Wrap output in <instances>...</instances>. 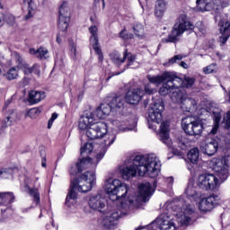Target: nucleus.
Returning a JSON list of instances; mask_svg holds the SVG:
<instances>
[{"mask_svg": "<svg viewBox=\"0 0 230 230\" xmlns=\"http://www.w3.org/2000/svg\"><path fill=\"white\" fill-rule=\"evenodd\" d=\"M39 173V170H35L32 172L31 177H35L36 181H39V176L37 174Z\"/></svg>", "mask_w": 230, "mask_h": 230, "instance_id": "59", "label": "nucleus"}, {"mask_svg": "<svg viewBox=\"0 0 230 230\" xmlns=\"http://www.w3.org/2000/svg\"><path fill=\"white\" fill-rule=\"evenodd\" d=\"M96 184V172L94 171H87L83 173L78 179L71 181L70 189L66 199V205L71 208V204L76 200L77 191L87 193L93 190V186Z\"/></svg>", "mask_w": 230, "mask_h": 230, "instance_id": "3", "label": "nucleus"}, {"mask_svg": "<svg viewBox=\"0 0 230 230\" xmlns=\"http://www.w3.org/2000/svg\"><path fill=\"white\" fill-rule=\"evenodd\" d=\"M31 118L35 119V118H39L40 116V110L39 108H32L30 110Z\"/></svg>", "mask_w": 230, "mask_h": 230, "instance_id": "48", "label": "nucleus"}, {"mask_svg": "<svg viewBox=\"0 0 230 230\" xmlns=\"http://www.w3.org/2000/svg\"><path fill=\"white\" fill-rule=\"evenodd\" d=\"M80 130H86V136L89 139H101L109 132L107 123L103 121L94 122L93 113H85L79 119Z\"/></svg>", "mask_w": 230, "mask_h": 230, "instance_id": "4", "label": "nucleus"}, {"mask_svg": "<svg viewBox=\"0 0 230 230\" xmlns=\"http://www.w3.org/2000/svg\"><path fill=\"white\" fill-rule=\"evenodd\" d=\"M111 60L115 64V66H121L123 62H125V59L128 58V67H131V69H136V67L139 66V64L136 62V56L128 53V50H125L123 53V56L117 51L111 52L110 54Z\"/></svg>", "mask_w": 230, "mask_h": 230, "instance_id": "10", "label": "nucleus"}, {"mask_svg": "<svg viewBox=\"0 0 230 230\" xmlns=\"http://www.w3.org/2000/svg\"><path fill=\"white\" fill-rule=\"evenodd\" d=\"M15 200V196L12 192H0V206L1 204H12Z\"/></svg>", "mask_w": 230, "mask_h": 230, "instance_id": "33", "label": "nucleus"}, {"mask_svg": "<svg viewBox=\"0 0 230 230\" xmlns=\"http://www.w3.org/2000/svg\"><path fill=\"white\" fill-rule=\"evenodd\" d=\"M104 190L112 202L119 200L120 204L110 209L103 217L101 226L104 229H112L118 225V220L128 215L130 206L137 208L141 202H146L151 195H154V189L150 182L141 183L138 186V193L134 199L128 197V186L118 179L109 178L105 181Z\"/></svg>", "mask_w": 230, "mask_h": 230, "instance_id": "1", "label": "nucleus"}, {"mask_svg": "<svg viewBox=\"0 0 230 230\" xmlns=\"http://www.w3.org/2000/svg\"><path fill=\"white\" fill-rule=\"evenodd\" d=\"M183 58L182 55H176L173 58H170L168 64H177V62L181 61Z\"/></svg>", "mask_w": 230, "mask_h": 230, "instance_id": "50", "label": "nucleus"}, {"mask_svg": "<svg viewBox=\"0 0 230 230\" xmlns=\"http://www.w3.org/2000/svg\"><path fill=\"white\" fill-rule=\"evenodd\" d=\"M218 202H220V198L217 195H211L208 198L201 199L199 202V209L204 213L208 211H211L215 208V206H218Z\"/></svg>", "mask_w": 230, "mask_h": 230, "instance_id": "15", "label": "nucleus"}, {"mask_svg": "<svg viewBox=\"0 0 230 230\" xmlns=\"http://www.w3.org/2000/svg\"><path fill=\"white\" fill-rule=\"evenodd\" d=\"M82 172V166L76 163L75 164L71 165L69 172L70 175H76Z\"/></svg>", "mask_w": 230, "mask_h": 230, "instance_id": "41", "label": "nucleus"}, {"mask_svg": "<svg viewBox=\"0 0 230 230\" xmlns=\"http://www.w3.org/2000/svg\"><path fill=\"white\" fill-rule=\"evenodd\" d=\"M71 49L70 51L72 53L73 58L74 60H76V44H75V42L70 43Z\"/></svg>", "mask_w": 230, "mask_h": 230, "instance_id": "53", "label": "nucleus"}, {"mask_svg": "<svg viewBox=\"0 0 230 230\" xmlns=\"http://www.w3.org/2000/svg\"><path fill=\"white\" fill-rule=\"evenodd\" d=\"M71 17V10L67 3L64 2L59 7V18L58 26L61 31H66L67 26H69V21Z\"/></svg>", "mask_w": 230, "mask_h": 230, "instance_id": "12", "label": "nucleus"}, {"mask_svg": "<svg viewBox=\"0 0 230 230\" xmlns=\"http://www.w3.org/2000/svg\"><path fill=\"white\" fill-rule=\"evenodd\" d=\"M15 121H17V113L15 112V110H9L6 112L5 119L3 122V128H6L12 127Z\"/></svg>", "mask_w": 230, "mask_h": 230, "instance_id": "28", "label": "nucleus"}, {"mask_svg": "<svg viewBox=\"0 0 230 230\" xmlns=\"http://www.w3.org/2000/svg\"><path fill=\"white\" fill-rule=\"evenodd\" d=\"M178 144L180 148L184 150V148H188L190 142L186 139L185 137H181L178 138Z\"/></svg>", "mask_w": 230, "mask_h": 230, "instance_id": "43", "label": "nucleus"}, {"mask_svg": "<svg viewBox=\"0 0 230 230\" xmlns=\"http://www.w3.org/2000/svg\"><path fill=\"white\" fill-rule=\"evenodd\" d=\"M11 103L10 100L6 101L4 103V111H6L8 105Z\"/></svg>", "mask_w": 230, "mask_h": 230, "instance_id": "63", "label": "nucleus"}, {"mask_svg": "<svg viewBox=\"0 0 230 230\" xmlns=\"http://www.w3.org/2000/svg\"><path fill=\"white\" fill-rule=\"evenodd\" d=\"M193 28H195V25L188 21V16L186 14H181L177 22L174 24L171 34L167 39L162 40V44H166L168 42L174 44L179 40V37H181L184 31H187V30H193Z\"/></svg>", "mask_w": 230, "mask_h": 230, "instance_id": "6", "label": "nucleus"}, {"mask_svg": "<svg viewBox=\"0 0 230 230\" xmlns=\"http://www.w3.org/2000/svg\"><path fill=\"white\" fill-rule=\"evenodd\" d=\"M89 31L92 35L91 42L93 44V48L97 55H99V60L102 62L103 60V54H102V49L98 45V27L92 26L89 28Z\"/></svg>", "mask_w": 230, "mask_h": 230, "instance_id": "21", "label": "nucleus"}, {"mask_svg": "<svg viewBox=\"0 0 230 230\" xmlns=\"http://www.w3.org/2000/svg\"><path fill=\"white\" fill-rule=\"evenodd\" d=\"M181 87H182V79L172 74V78H167L165 83L160 87L159 94H161V96H166L172 93L171 100H172V102H179V98H181L179 89H181Z\"/></svg>", "mask_w": 230, "mask_h": 230, "instance_id": "5", "label": "nucleus"}, {"mask_svg": "<svg viewBox=\"0 0 230 230\" xmlns=\"http://www.w3.org/2000/svg\"><path fill=\"white\" fill-rule=\"evenodd\" d=\"M125 164L126 167L120 170L121 176L125 181L136 177L137 172L140 177L146 175L151 179H155L161 172V161L154 154L130 156L125 161Z\"/></svg>", "mask_w": 230, "mask_h": 230, "instance_id": "2", "label": "nucleus"}, {"mask_svg": "<svg viewBox=\"0 0 230 230\" xmlns=\"http://www.w3.org/2000/svg\"><path fill=\"white\" fill-rule=\"evenodd\" d=\"M178 102H181V109L183 111V112H191V111H197V101L193 98H184L180 93V98L178 99ZM178 102H174L175 103H178Z\"/></svg>", "mask_w": 230, "mask_h": 230, "instance_id": "18", "label": "nucleus"}, {"mask_svg": "<svg viewBox=\"0 0 230 230\" xmlns=\"http://www.w3.org/2000/svg\"><path fill=\"white\" fill-rule=\"evenodd\" d=\"M21 69L22 71H23L24 75L30 74V67L28 66V65H22Z\"/></svg>", "mask_w": 230, "mask_h": 230, "instance_id": "55", "label": "nucleus"}, {"mask_svg": "<svg viewBox=\"0 0 230 230\" xmlns=\"http://www.w3.org/2000/svg\"><path fill=\"white\" fill-rule=\"evenodd\" d=\"M199 148L194 147L190 150L188 154V159H190L193 164L197 163L199 161Z\"/></svg>", "mask_w": 230, "mask_h": 230, "instance_id": "34", "label": "nucleus"}, {"mask_svg": "<svg viewBox=\"0 0 230 230\" xmlns=\"http://www.w3.org/2000/svg\"><path fill=\"white\" fill-rule=\"evenodd\" d=\"M116 141V135L111 134L107 135L106 138L102 142V145L97 146V153L95 155V162L100 163L102 158L105 156V153L107 152V147L111 146Z\"/></svg>", "mask_w": 230, "mask_h": 230, "instance_id": "13", "label": "nucleus"}, {"mask_svg": "<svg viewBox=\"0 0 230 230\" xmlns=\"http://www.w3.org/2000/svg\"><path fill=\"white\" fill-rule=\"evenodd\" d=\"M40 156H41V166L42 168H46L47 164H46V150L41 149L40 151Z\"/></svg>", "mask_w": 230, "mask_h": 230, "instance_id": "51", "label": "nucleus"}, {"mask_svg": "<svg viewBox=\"0 0 230 230\" xmlns=\"http://www.w3.org/2000/svg\"><path fill=\"white\" fill-rule=\"evenodd\" d=\"M30 197L31 200V208H37L40 206V192L38 188L30 190Z\"/></svg>", "mask_w": 230, "mask_h": 230, "instance_id": "30", "label": "nucleus"}, {"mask_svg": "<svg viewBox=\"0 0 230 230\" xmlns=\"http://www.w3.org/2000/svg\"><path fill=\"white\" fill-rule=\"evenodd\" d=\"M163 111H164L163 99L154 100L148 111V121L157 124L161 123L163 121Z\"/></svg>", "mask_w": 230, "mask_h": 230, "instance_id": "9", "label": "nucleus"}, {"mask_svg": "<svg viewBox=\"0 0 230 230\" xmlns=\"http://www.w3.org/2000/svg\"><path fill=\"white\" fill-rule=\"evenodd\" d=\"M196 11L197 12H206V4L204 3V0H197L196 1Z\"/></svg>", "mask_w": 230, "mask_h": 230, "instance_id": "45", "label": "nucleus"}, {"mask_svg": "<svg viewBox=\"0 0 230 230\" xmlns=\"http://www.w3.org/2000/svg\"><path fill=\"white\" fill-rule=\"evenodd\" d=\"M22 82L23 85H28L30 84V78L24 77Z\"/></svg>", "mask_w": 230, "mask_h": 230, "instance_id": "60", "label": "nucleus"}, {"mask_svg": "<svg viewBox=\"0 0 230 230\" xmlns=\"http://www.w3.org/2000/svg\"><path fill=\"white\" fill-rule=\"evenodd\" d=\"M181 127L189 136H200L204 130V126L199 120H191L190 117L182 119Z\"/></svg>", "mask_w": 230, "mask_h": 230, "instance_id": "11", "label": "nucleus"}, {"mask_svg": "<svg viewBox=\"0 0 230 230\" xmlns=\"http://www.w3.org/2000/svg\"><path fill=\"white\" fill-rule=\"evenodd\" d=\"M194 213L195 211L193 210L191 205L183 207L181 213L176 215L178 222H180L181 226H188L190 222H191V217H193Z\"/></svg>", "mask_w": 230, "mask_h": 230, "instance_id": "17", "label": "nucleus"}, {"mask_svg": "<svg viewBox=\"0 0 230 230\" xmlns=\"http://www.w3.org/2000/svg\"><path fill=\"white\" fill-rule=\"evenodd\" d=\"M4 21L9 24V26H13V24H15V16L8 13L4 16Z\"/></svg>", "mask_w": 230, "mask_h": 230, "instance_id": "46", "label": "nucleus"}, {"mask_svg": "<svg viewBox=\"0 0 230 230\" xmlns=\"http://www.w3.org/2000/svg\"><path fill=\"white\" fill-rule=\"evenodd\" d=\"M18 75H19V74L17 73V69H15V67H13V68L9 69V71L5 75V77L7 80H15V78Z\"/></svg>", "mask_w": 230, "mask_h": 230, "instance_id": "39", "label": "nucleus"}, {"mask_svg": "<svg viewBox=\"0 0 230 230\" xmlns=\"http://www.w3.org/2000/svg\"><path fill=\"white\" fill-rule=\"evenodd\" d=\"M31 75H35L36 76H40V65L39 64H34L31 67Z\"/></svg>", "mask_w": 230, "mask_h": 230, "instance_id": "44", "label": "nucleus"}, {"mask_svg": "<svg viewBox=\"0 0 230 230\" xmlns=\"http://www.w3.org/2000/svg\"><path fill=\"white\" fill-rule=\"evenodd\" d=\"M145 96V92L141 88L129 90L125 96L127 103L130 105H137L140 100Z\"/></svg>", "mask_w": 230, "mask_h": 230, "instance_id": "16", "label": "nucleus"}, {"mask_svg": "<svg viewBox=\"0 0 230 230\" xmlns=\"http://www.w3.org/2000/svg\"><path fill=\"white\" fill-rule=\"evenodd\" d=\"M125 29L122 30L119 33L120 39H124V40H127L128 39H134V35L132 33H125Z\"/></svg>", "mask_w": 230, "mask_h": 230, "instance_id": "49", "label": "nucleus"}, {"mask_svg": "<svg viewBox=\"0 0 230 230\" xmlns=\"http://www.w3.org/2000/svg\"><path fill=\"white\" fill-rule=\"evenodd\" d=\"M100 3H102V7L105 8V0H94V5L98 6Z\"/></svg>", "mask_w": 230, "mask_h": 230, "instance_id": "58", "label": "nucleus"}, {"mask_svg": "<svg viewBox=\"0 0 230 230\" xmlns=\"http://www.w3.org/2000/svg\"><path fill=\"white\" fill-rule=\"evenodd\" d=\"M184 194L190 200H197L200 195L197 192V188H195V183L190 181L187 188L185 189Z\"/></svg>", "mask_w": 230, "mask_h": 230, "instance_id": "26", "label": "nucleus"}, {"mask_svg": "<svg viewBox=\"0 0 230 230\" xmlns=\"http://www.w3.org/2000/svg\"><path fill=\"white\" fill-rule=\"evenodd\" d=\"M12 173H13L12 169H1L0 179H10V177H12Z\"/></svg>", "mask_w": 230, "mask_h": 230, "instance_id": "40", "label": "nucleus"}, {"mask_svg": "<svg viewBox=\"0 0 230 230\" xmlns=\"http://www.w3.org/2000/svg\"><path fill=\"white\" fill-rule=\"evenodd\" d=\"M111 111H112V108L111 107L110 102L102 103L96 109L95 114L97 118L103 119V118H107V116L111 114Z\"/></svg>", "mask_w": 230, "mask_h": 230, "instance_id": "25", "label": "nucleus"}, {"mask_svg": "<svg viewBox=\"0 0 230 230\" xmlns=\"http://www.w3.org/2000/svg\"><path fill=\"white\" fill-rule=\"evenodd\" d=\"M23 191L30 193V186L28 185V183H25V185L23 187Z\"/></svg>", "mask_w": 230, "mask_h": 230, "instance_id": "62", "label": "nucleus"}, {"mask_svg": "<svg viewBox=\"0 0 230 230\" xmlns=\"http://www.w3.org/2000/svg\"><path fill=\"white\" fill-rule=\"evenodd\" d=\"M217 64H210L203 68V73H205V75H211V73H217Z\"/></svg>", "mask_w": 230, "mask_h": 230, "instance_id": "42", "label": "nucleus"}, {"mask_svg": "<svg viewBox=\"0 0 230 230\" xmlns=\"http://www.w3.org/2000/svg\"><path fill=\"white\" fill-rule=\"evenodd\" d=\"M218 127H219V125L217 123H216L214 125V127L212 128V129L210 130V134L215 136V134H217V132H218Z\"/></svg>", "mask_w": 230, "mask_h": 230, "instance_id": "57", "label": "nucleus"}, {"mask_svg": "<svg viewBox=\"0 0 230 230\" xmlns=\"http://www.w3.org/2000/svg\"><path fill=\"white\" fill-rule=\"evenodd\" d=\"M160 230H176L173 219L168 214H162L154 223Z\"/></svg>", "mask_w": 230, "mask_h": 230, "instance_id": "14", "label": "nucleus"}, {"mask_svg": "<svg viewBox=\"0 0 230 230\" xmlns=\"http://www.w3.org/2000/svg\"><path fill=\"white\" fill-rule=\"evenodd\" d=\"M169 130L170 124L166 121L162 122L160 125L159 137L160 141H162V143L164 145H167V146H171L172 145V139H170V135L168 134Z\"/></svg>", "mask_w": 230, "mask_h": 230, "instance_id": "22", "label": "nucleus"}, {"mask_svg": "<svg viewBox=\"0 0 230 230\" xmlns=\"http://www.w3.org/2000/svg\"><path fill=\"white\" fill-rule=\"evenodd\" d=\"M114 125H117L119 130H120V132H127V130H128V128L125 127L127 124H125V122H119L118 120H115Z\"/></svg>", "mask_w": 230, "mask_h": 230, "instance_id": "47", "label": "nucleus"}, {"mask_svg": "<svg viewBox=\"0 0 230 230\" xmlns=\"http://www.w3.org/2000/svg\"><path fill=\"white\" fill-rule=\"evenodd\" d=\"M46 98V93L40 91H31L30 92V105H35V103H40Z\"/></svg>", "mask_w": 230, "mask_h": 230, "instance_id": "29", "label": "nucleus"}, {"mask_svg": "<svg viewBox=\"0 0 230 230\" xmlns=\"http://www.w3.org/2000/svg\"><path fill=\"white\" fill-rule=\"evenodd\" d=\"M200 150L206 155H215L218 150V141L215 139L207 140L201 144Z\"/></svg>", "mask_w": 230, "mask_h": 230, "instance_id": "19", "label": "nucleus"}, {"mask_svg": "<svg viewBox=\"0 0 230 230\" xmlns=\"http://www.w3.org/2000/svg\"><path fill=\"white\" fill-rule=\"evenodd\" d=\"M215 121H216V123H217V125H218V122L220 121V114L216 115Z\"/></svg>", "mask_w": 230, "mask_h": 230, "instance_id": "64", "label": "nucleus"}, {"mask_svg": "<svg viewBox=\"0 0 230 230\" xmlns=\"http://www.w3.org/2000/svg\"><path fill=\"white\" fill-rule=\"evenodd\" d=\"M77 164L81 166L82 172H84L86 168H91V166H93V160H91V158H83L77 162Z\"/></svg>", "mask_w": 230, "mask_h": 230, "instance_id": "35", "label": "nucleus"}, {"mask_svg": "<svg viewBox=\"0 0 230 230\" xmlns=\"http://www.w3.org/2000/svg\"><path fill=\"white\" fill-rule=\"evenodd\" d=\"M195 84V77H190L187 76L184 78V80L181 79V87H186L189 89V87H192Z\"/></svg>", "mask_w": 230, "mask_h": 230, "instance_id": "36", "label": "nucleus"}, {"mask_svg": "<svg viewBox=\"0 0 230 230\" xmlns=\"http://www.w3.org/2000/svg\"><path fill=\"white\" fill-rule=\"evenodd\" d=\"M221 183L222 181L217 178L214 174L209 173L200 174L197 179V186L201 190H210L212 191L213 190H217Z\"/></svg>", "mask_w": 230, "mask_h": 230, "instance_id": "8", "label": "nucleus"}, {"mask_svg": "<svg viewBox=\"0 0 230 230\" xmlns=\"http://www.w3.org/2000/svg\"><path fill=\"white\" fill-rule=\"evenodd\" d=\"M180 66L181 67H183V69H188V64L184 61H181Z\"/></svg>", "mask_w": 230, "mask_h": 230, "instance_id": "61", "label": "nucleus"}, {"mask_svg": "<svg viewBox=\"0 0 230 230\" xmlns=\"http://www.w3.org/2000/svg\"><path fill=\"white\" fill-rule=\"evenodd\" d=\"M172 72H165L159 75H147V80H149L150 84H154L155 85H161L163 82H166L167 78H172Z\"/></svg>", "mask_w": 230, "mask_h": 230, "instance_id": "24", "label": "nucleus"}, {"mask_svg": "<svg viewBox=\"0 0 230 230\" xmlns=\"http://www.w3.org/2000/svg\"><path fill=\"white\" fill-rule=\"evenodd\" d=\"M60 31H62V34H58L57 37L58 44H62V40L64 39V31H62V30H60Z\"/></svg>", "mask_w": 230, "mask_h": 230, "instance_id": "56", "label": "nucleus"}, {"mask_svg": "<svg viewBox=\"0 0 230 230\" xmlns=\"http://www.w3.org/2000/svg\"><path fill=\"white\" fill-rule=\"evenodd\" d=\"M105 197H103V195L95 194L90 197L88 205L91 209H97L98 211H101V209L105 208Z\"/></svg>", "mask_w": 230, "mask_h": 230, "instance_id": "20", "label": "nucleus"}, {"mask_svg": "<svg viewBox=\"0 0 230 230\" xmlns=\"http://www.w3.org/2000/svg\"><path fill=\"white\" fill-rule=\"evenodd\" d=\"M164 12H166V2L164 0H157L155 10V16L163 17Z\"/></svg>", "mask_w": 230, "mask_h": 230, "instance_id": "32", "label": "nucleus"}, {"mask_svg": "<svg viewBox=\"0 0 230 230\" xmlns=\"http://www.w3.org/2000/svg\"><path fill=\"white\" fill-rule=\"evenodd\" d=\"M212 170L217 173L219 181L224 182L229 177V156L213 158L210 162Z\"/></svg>", "mask_w": 230, "mask_h": 230, "instance_id": "7", "label": "nucleus"}, {"mask_svg": "<svg viewBox=\"0 0 230 230\" xmlns=\"http://www.w3.org/2000/svg\"><path fill=\"white\" fill-rule=\"evenodd\" d=\"M31 55H35L37 58L40 60H48L49 58V50L44 47H40L38 49H30Z\"/></svg>", "mask_w": 230, "mask_h": 230, "instance_id": "27", "label": "nucleus"}, {"mask_svg": "<svg viewBox=\"0 0 230 230\" xmlns=\"http://www.w3.org/2000/svg\"><path fill=\"white\" fill-rule=\"evenodd\" d=\"M145 93L146 94H153L154 88H152V85L150 84L145 85Z\"/></svg>", "mask_w": 230, "mask_h": 230, "instance_id": "54", "label": "nucleus"}, {"mask_svg": "<svg viewBox=\"0 0 230 230\" xmlns=\"http://www.w3.org/2000/svg\"><path fill=\"white\" fill-rule=\"evenodd\" d=\"M94 149V146L91 142H87L84 144L83 147H81V155L83 154H91Z\"/></svg>", "mask_w": 230, "mask_h": 230, "instance_id": "38", "label": "nucleus"}, {"mask_svg": "<svg viewBox=\"0 0 230 230\" xmlns=\"http://www.w3.org/2000/svg\"><path fill=\"white\" fill-rule=\"evenodd\" d=\"M109 103L111 109H123V105H125V99L123 96L119 95L112 98H110Z\"/></svg>", "mask_w": 230, "mask_h": 230, "instance_id": "31", "label": "nucleus"}, {"mask_svg": "<svg viewBox=\"0 0 230 230\" xmlns=\"http://www.w3.org/2000/svg\"><path fill=\"white\" fill-rule=\"evenodd\" d=\"M219 31L221 36L219 37V44L220 46H224L226 42L229 40L230 37V23L229 22H225L220 23Z\"/></svg>", "mask_w": 230, "mask_h": 230, "instance_id": "23", "label": "nucleus"}, {"mask_svg": "<svg viewBox=\"0 0 230 230\" xmlns=\"http://www.w3.org/2000/svg\"><path fill=\"white\" fill-rule=\"evenodd\" d=\"M57 118H58V113H53L51 118L49 119L48 122V128H51V127H53V121H55V119H57Z\"/></svg>", "mask_w": 230, "mask_h": 230, "instance_id": "52", "label": "nucleus"}, {"mask_svg": "<svg viewBox=\"0 0 230 230\" xmlns=\"http://www.w3.org/2000/svg\"><path fill=\"white\" fill-rule=\"evenodd\" d=\"M134 33L137 35V37H143L145 33V28L143 27V24L137 23L134 27Z\"/></svg>", "mask_w": 230, "mask_h": 230, "instance_id": "37", "label": "nucleus"}]
</instances>
